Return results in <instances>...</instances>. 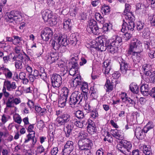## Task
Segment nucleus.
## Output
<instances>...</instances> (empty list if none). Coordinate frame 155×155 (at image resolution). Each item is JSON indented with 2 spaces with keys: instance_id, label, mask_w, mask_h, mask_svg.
Here are the masks:
<instances>
[{
  "instance_id": "nucleus-4",
  "label": "nucleus",
  "mask_w": 155,
  "mask_h": 155,
  "mask_svg": "<svg viewBox=\"0 0 155 155\" xmlns=\"http://www.w3.org/2000/svg\"><path fill=\"white\" fill-rule=\"evenodd\" d=\"M62 78L61 76L57 74H53L51 77V82L52 87L51 89L53 93H59L60 87L62 84Z\"/></svg>"
},
{
  "instance_id": "nucleus-22",
  "label": "nucleus",
  "mask_w": 155,
  "mask_h": 155,
  "mask_svg": "<svg viewBox=\"0 0 155 155\" xmlns=\"http://www.w3.org/2000/svg\"><path fill=\"white\" fill-rule=\"evenodd\" d=\"M42 15L45 22H48L49 19L52 17V12L48 10H46L43 11L42 13Z\"/></svg>"
},
{
  "instance_id": "nucleus-21",
  "label": "nucleus",
  "mask_w": 155,
  "mask_h": 155,
  "mask_svg": "<svg viewBox=\"0 0 155 155\" xmlns=\"http://www.w3.org/2000/svg\"><path fill=\"white\" fill-rule=\"evenodd\" d=\"M114 80L111 81L109 79H107L104 85V87L106 91L107 92H110L113 89L114 86Z\"/></svg>"
},
{
  "instance_id": "nucleus-18",
  "label": "nucleus",
  "mask_w": 155,
  "mask_h": 155,
  "mask_svg": "<svg viewBox=\"0 0 155 155\" xmlns=\"http://www.w3.org/2000/svg\"><path fill=\"white\" fill-rule=\"evenodd\" d=\"M4 86H5L8 91H11L15 90L17 87L15 82L11 83L8 81H5L4 83Z\"/></svg>"
},
{
  "instance_id": "nucleus-8",
  "label": "nucleus",
  "mask_w": 155,
  "mask_h": 155,
  "mask_svg": "<svg viewBox=\"0 0 155 155\" xmlns=\"http://www.w3.org/2000/svg\"><path fill=\"white\" fill-rule=\"evenodd\" d=\"M153 127V126H149L148 124L145 126L143 129L138 127L135 130V135L138 139L142 140L144 138L145 134L147 133L150 129Z\"/></svg>"
},
{
  "instance_id": "nucleus-19",
  "label": "nucleus",
  "mask_w": 155,
  "mask_h": 155,
  "mask_svg": "<svg viewBox=\"0 0 155 155\" xmlns=\"http://www.w3.org/2000/svg\"><path fill=\"white\" fill-rule=\"evenodd\" d=\"M74 126L71 123L66 124L65 127H64V130L65 132V136L67 137H69L72 134V130Z\"/></svg>"
},
{
  "instance_id": "nucleus-62",
  "label": "nucleus",
  "mask_w": 155,
  "mask_h": 155,
  "mask_svg": "<svg viewBox=\"0 0 155 155\" xmlns=\"http://www.w3.org/2000/svg\"><path fill=\"white\" fill-rule=\"evenodd\" d=\"M43 48L40 47L38 48L37 51L36 55L38 57L40 56L43 53Z\"/></svg>"
},
{
  "instance_id": "nucleus-5",
  "label": "nucleus",
  "mask_w": 155,
  "mask_h": 155,
  "mask_svg": "<svg viewBox=\"0 0 155 155\" xmlns=\"http://www.w3.org/2000/svg\"><path fill=\"white\" fill-rule=\"evenodd\" d=\"M92 145V141L89 139L78 141V146L80 151L84 150L87 153V155L91 152L90 149Z\"/></svg>"
},
{
  "instance_id": "nucleus-58",
  "label": "nucleus",
  "mask_w": 155,
  "mask_h": 155,
  "mask_svg": "<svg viewBox=\"0 0 155 155\" xmlns=\"http://www.w3.org/2000/svg\"><path fill=\"white\" fill-rule=\"evenodd\" d=\"M153 72L152 73L149 70L145 72H144L145 77L147 76V78H149V81H150V79L151 78V76L153 74Z\"/></svg>"
},
{
  "instance_id": "nucleus-61",
  "label": "nucleus",
  "mask_w": 155,
  "mask_h": 155,
  "mask_svg": "<svg viewBox=\"0 0 155 155\" xmlns=\"http://www.w3.org/2000/svg\"><path fill=\"white\" fill-rule=\"evenodd\" d=\"M148 55L151 59L155 58V51H151L150 50L148 52Z\"/></svg>"
},
{
  "instance_id": "nucleus-56",
  "label": "nucleus",
  "mask_w": 155,
  "mask_h": 155,
  "mask_svg": "<svg viewBox=\"0 0 155 155\" xmlns=\"http://www.w3.org/2000/svg\"><path fill=\"white\" fill-rule=\"evenodd\" d=\"M110 27V25L107 23H105L103 25V26L101 28L104 32L107 31Z\"/></svg>"
},
{
  "instance_id": "nucleus-46",
  "label": "nucleus",
  "mask_w": 155,
  "mask_h": 155,
  "mask_svg": "<svg viewBox=\"0 0 155 155\" xmlns=\"http://www.w3.org/2000/svg\"><path fill=\"white\" fill-rule=\"evenodd\" d=\"M48 22L52 26L55 25L57 23L56 18L53 15L52 17L49 19Z\"/></svg>"
},
{
  "instance_id": "nucleus-63",
  "label": "nucleus",
  "mask_w": 155,
  "mask_h": 155,
  "mask_svg": "<svg viewBox=\"0 0 155 155\" xmlns=\"http://www.w3.org/2000/svg\"><path fill=\"white\" fill-rule=\"evenodd\" d=\"M27 104L30 109L33 108L35 107L34 103L32 100L28 99Z\"/></svg>"
},
{
  "instance_id": "nucleus-3",
  "label": "nucleus",
  "mask_w": 155,
  "mask_h": 155,
  "mask_svg": "<svg viewBox=\"0 0 155 155\" xmlns=\"http://www.w3.org/2000/svg\"><path fill=\"white\" fill-rule=\"evenodd\" d=\"M93 44V47L101 51H104L107 48L110 52L114 54L118 50V47L110 44L105 36L99 37Z\"/></svg>"
},
{
  "instance_id": "nucleus-59",
  "label": "nucleus",
  "mask_w": 155,
  "mask_h": 155,
  "mask_svg": "<svg viewBox=\"0 0 155 155\" xmlns=\"http://www.w3.org/2000/svg\"><path fill=\"white\" fill-rule=\"evenodd\" d=\"M3 94L5 97H9L10 94L9 93L6 91V88L5 86H3L2 90Z\"/></svg>"
},
{
  "instance_id": "nucleus-26",
  "label": "nucleus",
  "mask_w": 155,
  "mask_h": 155,
  "mask_svg": "<svg viewBox=\"0 0 155 155\" xmlns=\"http://www.w3.org/2000/svg\"><path fill=\"white\" fill-rule=\"evenodd\" d=\"M72 25L71 20L70 19H65L63 23V27L65 30L70 31Z\"/></svg>"
},
{
  "instance_id": "nucleus-31",
  "label": "nucleus",
  "mask_w": 155,
  "mask_h": 155,
  "mask_svg": "<svg viewBox=\"0 0 155 155\" xmlns=\"http://www.w3.org/2000/svg\"><path fill=\"white\" fill-rule=\"evenodd\" d=\"M67 100V98L65 97H61L58 101V106L61 107H63L65 105Z\"/></svg>"
},
{
  "instance_id": "nucleus-49",
  "label": "nucleus",
  "mask_w": 155,
  "mask_h": 155,
  "mask_svg": "<svg viewBox=\"0 0 155 155\" xmlns=\"http://www.w3.org/2000/svg\"><path fill=\"white\" fill-rule=\"evenodd\" d=\"M98 114L97 111L95 110H92L91 113V118L93 119H96L98 117Z\"/></svg>"
},
{
  "instance_id": "nucleus-37",
  "label": "nucleus",
  "mask_w": 155,
  "mask_h": 155,
  "mask_svg": "<svg viewBox=\"0 0 155 155\" xmlns=\"http://www.w3.org/2000/svg\"><path fill=\"white\" fill-rule=\"evenodd\" d=\"M145 27L146 26L144 23L139 21L137 23L136 28L137 30L140 32L142 31Z\"/></svg>"
},
{
  "instance_id": "nucleus-51",
  "label": "nucleus",
  "mask_w": 155,
  "mask_h": 155,
  "mask_svg": "<svg viewBox=\"0 0 155 155\" xmlns=\"http://www.w3.org/2000/svg\"><path fill=\"white\" fill-rule=\"evenodd\" d=\"M5 74L6 77L8 78H11L12 75V72L8 69H5Z\"/></svg>"
},
{
  "instance_id": "nucleus-64",
  "label": "nucleus",
  "mask_w": 155,
  "mask_h": 155,
  "mask_svg": "<svg viewBox=\"0 0 155 155\" xmlns=\"http://www.w3.org/2000/svg\"><path fill=\"white\" fill-rule=\"evenodd\" d=\"M58 152V148L57 147H54L52 148L51 151V155H56Z\"/></svg>"
},
{
  "instance_id": "nucleus-57",
  "label": "nucleus",
  "mask_w": 155,
  "mask_h": 155,
  "mask_svg": "<svg viewBox=\"0 0 155 155\" xmlns=\"http://www.w3.org/2000/svg\"><path fill=\"white\" fill-rule=\"evenodd\" d=\"M63 90V94L61 97H65V98H67L69 93L68 89L67 87H64Z\"/></svg>"
},
{
  "instance_id": "nucleus-38",
  "label": "nucleus",
  "mask_w": 155,
  "mask_h": 155,
  "mask_svg": "<svg viewBox=\"0 0 155 155\" xmlns=\"http://www.w3.org/2000/svg\"><path fill=\"white\" fill-rule=\"evenodd\" d=\"M39 68V70L38 71L40 73V78L43 79H45L47 77V75L45 71V69L44 68L40 67Z\"/></svg>"
},
{
  "instance_id": "nucleus-13",
  "label": "nucleus",
  "mask_w": 155,
  "mask_h": 155,
  "mask_svg": "<svg viewBox=\"0 0 155 155\" xmlns=\"http://www.w3.org/2000/svg\"><path fill=\"white\" fill-rule=\"evenodd\" d=\"M107 40L110 44H111L113 46H115L118 47L122 44V38L117 35H114L110 39Z\"/></svg>"
},
{
  "instance_id": "nucleus-12",
  "label": "nucleus",
  "mask_w": 155,
  "mask_h": 155,
  "mask_svg": "<svg viewBox=\"0 0 155 155\" xmlns=\"http://www.w3.org/2000/svg\"><path fill=\"white\" fill-rule=\"evenodd\" d=\"M74 143L71 141H68L62 150V155H69L74 149Z\"/></svg>"
},
{
  "instance_id": "nucleus-43",
  "label": "nucleus",
  "mask_w": 155,
  "mask_h": 155,
  "mask_svg": "<svg viewBox=\"0 0 155 155\" xmlns=\"http://www.w3.org/2000/svg\"><path fill=\"white\" fill-rule=\"evenodd\" d=\"M149 28L146 27L143 29L140 32L142 33L143 36L144 38H147L149 35Z\"/></svg>"
},
{
  "instance_id": "nucleus-44",
  "label": "nucleus",
  "mask_w": 155,
  "mask_h": 155,
  "mask_svg": "<svg viewBox=\"0 0 155 155\" xmlns=\"http://www.w3.org/2000/svg\"><path fill=\"white\" fill-rule=\"evenodd\" d=\"M74 114L79 119L83 118L84 117L83 112L80 110L77 111Z\"/></svg>"
},
{
  "instance_id": "nucleus-55",
  "label": "nucleus",
  "mask_w": 155,
  "mask_h": 155,
  "mask_svg": "<svg viewBox=\"0 0 155 155\" xmlns=\"http://www.w3.org/2000/svg\"><path fill=\"white\" fill-rule=\"evenodd\" d=\"M31 74L37 78H40V73L36 70L35 69Z\"/></svg>"
},
{
  "instance_id": "nucleus-39",
  "label": "nucleus",
  "mask_w": 155,
  "mask_h": 155,
  "mask_svg": "<svg viewBox=\"0 0 155 155\" xmlns=\"http://www.w3.org/2000/svg\"><path fill=\"white\" fill-rule=\"evenodd\" d=\"M13 38H14V40H15L16 41L15 42H13V44L14 45H15L18 44H19V45H20L22 44L21 41H24L22 38L19 37L18 36L14 35L13 36Z\"/></svg>"
},
{
  "instance_id": "nucleus-36",
  "label": "nucleus",
  "mask_w": 155,
  "mask_h": 155,
  "mask_svg": "<svg viewBox=\"0 0 155 155\" xmlns=\"http://www.w3.org/2000/svg\"><path fill=\"white\" fill-rule=\"evenodd\" d=\"M14 103L13 100V97L11 95L8 98V99L6 103V107H13L12 104Z\"/></svg>"
},
{
  "instance_id": "nucleus-11",
  "label": "nucleus",
  "mask_w": 155,
  "mask_h": 155,
  "mask_svg": "<svg viewBox=\"0 0 155 155\" xmlns=\"http://www.w3.org/2000/svg\"><path fill=\"white\" fill-rule=\"evenodd\" d=\"M41 35L42 39L45 41H48L52 38L53 35L52 30L50 28L48 27L42 30Z\"/></svg>"
},
{
  "instance_id": "nucleus-2",
  "label": "nucleus",
  "mask_w": 155,
  "mask_h": 155,
  "mask_svg": "<svg viewBox=\"0 0 155 155\" xmlns=\"http://www.w3.org/2000/svg\"><path fill=\"white\" fill-rule=\"evenodd\" d=\"M142 51L140 41L133 38L130 42L128 53L132 55V58L135 63L140 62L141 59L140 53Z\"/></svg>"
},
{
  "instance_id": "nucleus-10",
  "label": "nucleus",
  "mask_w": 155,
  "mask_h": 155,
  "mask_svg": "<svg viewBox=\"0 0 155 155\" xmlns=\"http://www.w3.org/2000/svg\"><path fill=\"white\" fill-rule=\"evenodd\" d=\"M7 20L10 22L13 21H20L22 20V17L17 11H12L7 15Z\"/></svg>"
},
{
  "instance_id": "nucleus-41",
  "label": "nucleus",
  "mask_w": 155,
  "mask_h": 155,
  "mask_svg": "<svg viewBox=\"0 0 155 155\" xmlns=\"http://www.w3.org/2000/svg\"><path fill=\"white\" fill-rule=\"evenodd\" d=\"M87 134L84 131H81L79 133L78 137L81 140H84L86 139Z\"/></svg>"
},
{
  "instance_id": "nucleus-29",
  "label": "nucleus",
  "mask_w": 155,
  "mask_h": 155,
  "mask_svg": "<svg viewBox=\"0 0 155 155\" xmlns=\"http://www.w3.org/2000/svg\"><path fill=\"white\" fill-rule=\"evenodd\" d=\"M130 90L133 93L137 94L139 92V87L135 83H132L130 85Z\"/></svg>"
},
{
  "instance_id": "nucleus-53",
  "label": "nucleus",
  "mask_w": 155,
  "mask_h": 155,
  "mask_svg": "<svg viewBox=\"0 0 155 155\" xmlns=\"http://www.w3.org/2000/svg\"><path fill=\"white\" fill-rule=\"evenodd\" d=\"M120 76V74L118 71H115L114 73L112 74V76L114 79H115V82L117 81L116 79H118Z\"/></svg>"
},
{
  "instance_id": "nucleus-9",
  "label": "nucleus",
  "mask_w": 155,
  "mask_h": 155,
  "mask_svg": "<svg viewBox=\"0 0 155 155\" xmlns=\"http://www.w3.org/2000/svg\"><path fill=\"white\" fill-rule=\"evenodd\" d=\"M120 61L119 63L120 66V69L122 73L125 74L127 72L129 73V75L130 77H132L134 75L133 71L129 70V67L128 64L126 62L125 60L123 59L120 58Z\"/></svg>"
},
{
  "instance_id": "nucleus-23",
  "label": "nucleus",
  "mask_w": 155,
  "mask_h": 155,
  "mask_svg": "<svg viewBox=\"0 0 155 155\" xmlns=\"http://www.w3.org/2000/svg\"><path fill=\"white\" fill-rule=\"evenodd\" d=\"M111 63L109 60H106L104 62V67L103 70L104 71L105 74H108L111 69Z\"/></svg>"
},
{
  "instance_id": "nucleus-27",
  "label": "nucleus",
  "mask_w": 155,
  "mask_h": 155,
  "mask_svg": "<svg viewBox=\"0 0 155 155\" xmlns=\"http://www.w3.org/2000/svg\"><path fill=\"white\" fill-rule=\"evenodd\" d=\"M143 153L145 155H152L151 147L148 145L145 144L141 147Z\"/></svg>"
},
{
  "instance_id": "nucleus-48",
  "label": "nucleus",
  "mask_w": 155,
  "mask_h": 155,
  "mask_svg": "<svg viewBox=\"0 0 155 155\" xmlns=\"http://www.w3.org/2000/svg\"><path fill=\"white\" fill-rule=\"evenodd\" d=\"M81 87L82 91L83 92H86L87 91L88 85L87 83V82H82L81 86H79Z\"/></svg>"
},
{
  "instance_id": "nucleus-1",
  "label": "nucleus",
  "mask_w": 155,
  "mask_h": 155,
  "mask_svg": "<svg viewBox=\"0 0 155 155\" xmlns=\"http://www.w3.org/2000/svg\"><path fill=\"white\" fill-rule=\"evenodd\" d=\"M112 135L114 137L121 140L119 143L116 146V148L118 150L126 155H130L131 154L132 145L130 142L122 140L124 138V135L122 131L117 129L112 130Z\"/></svg>"
},
{
  "instance_id": "nucleus-17",
  "label": "nucleus",
  "mask_w": 155,
  "mask_h": 155,
  "mask_svg": "<svg viewBox=\"0 0 155 155\" xmlns=\"http://www.w3.org/2000/svg\"><path fill=\"white\" fill-rule=\"evenodd\" d=\"M123 15L124 18V21L125 22L133 21L135 20V17L131 12H124Z\"/></svg>"
},
{
  "instance_id": "nucleus-14",
  "label": "nucleus",
  "mask_w": 155,
  "mask_h": 155,
  "mask_svg": "<svg viewBox=\"0 0 155 155\" xmlns=\"http://www.w3.org/2000/svg\"><path fill=\"white\" fill-rule=\"evenodd\" d=\"M122 28L121 29V31L125 33L127 30L133 31L134 29L135 24L134 21L125 22L122 25Z\"/></svg>"
},
{
  "instance_id": "nucleus-52",
  "label": "nucleus",
  "mask_w": 155,
  "mask_h": 155,
  "mask_svg": "<svg viewBox=\"0 0 155 155\" xmlns=\"http://www.w3.org/2000/svg\"><path fill=\"white\" fill-rule=\"evenodd\" d=\"M95 18L97 21H99L101 22L102 21L103 22L104 18L100 14L98 13H96L95 14Z\"/></svg>"
},
{
  "instance_id": "nucleus-35",
  "label": "nucleus",
  "mask_w": 155,
  "mask_h": 155,
  "mask_svg": "<svg viewBox=\"0 0 155 155\" xmlns=\"http://www.w3.org/2000/svg\"><path fill=\"white\" fill-rule=\"evenodd\" d=\"M55 122L58 126H61L62 125H64L65 123L59 116L56 119Z\"/></svg>"
},
{
  "instance_id": "nucleus-28",
  "label": "nucleus",
  "mask_w": 155,
  "mask_h": 155,
  "mask_svg": "<svg viewBox=\"0 0 155 155\" xmlns=\"http://www.w3.org/2000/svg\"><path fill=\"white\" fill-rule=\"evenodd\" d=\"M90 90L91 97L94 99H96L98 96V91L97 88L94 86H93L91 87Z\"/></svg>"
},
{
  "instance_id": "nucleus-42",
  "label": "nucleus",
  "mask_w": 155,
  "mask_h": 155,
  "mask_svg": "<svg viewBox=\"0 0 155 155\" xmlns=\"http://www.w3.org/2000/svg\"><path fill=\"white\" fill-rule=\"evenodd\" d=\"M103 14L105 15L108 14L110 11V8L108 6H103L101 10Z\"/></svg>"
},
{
  "instance_id": "nucleus-30",
  "label": "nucleus",
  "mask_w": 155,
  "mask_h": 155,
  "mask_svg": "<svg viewBox=\"0 0 155 155\" xmlns=\"http://www.w3.org/2000/svg\"><path fill=\"white\" fill-rule=\"evenodd\" d=\"M79 42L77 40L76 37L74 34H71L70 37L69 43L72 45H75L78 44H79Z\"/></svg>"
},
{
  "instance_id": "nucleus-47",
  "label": "nucleus",
  "mask_w": 155,
  "mask_h": 155,
  "mask_svg": "<svg viewBox=\"0 0 155 155\" xmlns=\"http://www.w3.org/2000/svg\"><path fill=\"white\" fill-rule=\"evenodd\" d=\"M35 132H34L33 133H30L28 134L27 135V139H25L24 143H27L30 141L31 140H32V139L35 137Z\"/></svg>"
},
{
  "instance_id": "nucleus-45",
  "label": "nucleus",
  "mask_w": 155,
  "mask_h": 155,
  "mask_svg": "<svg viewBox=\"0 0 155 155\" xmlns=\"http://www.w3.org/2000/svg\"><path fill=\"white\" fill-rule=\"evenodd\" d=\"M97 22L93 19H91L89 22V28L88 29H92L94 27H95L97 26Z\"/></svg>"
},
{
  "instance_id": "nucleus-54",
  "label": "nucleus",
  "mask_w": 155,
  "mask_h": 155,
  "mask_svg": "<svg viewBox=\"0 0 155 155\" xmlns=\"http://www.w3.org/2000/svg\"><path fill=\"white\" fill-rule=\"evenodd\" d=\"M14 120L15 122L19 124H20L22 121V119L21 117L18 114L17 116L15 117H14Z\"/></svg>"
},
{
  "instance_id": "nucleus-6",
  "label": "nucleus",
  "mask_w": 155,
  "mask_h": 155,
  "mask_svg": "<svg viewBox=\"0 0 155 155\" xmlns=\"http://www.w3.org/2000/svg\"><path fill=\"white\" fill-rule=\"evenodd\" d=\"M83 95L82 93L78 91H75L71 94L69 98V103L70 105L81 104L83 102Z\"/></svg>"
},
{
  "instance_id": "nucleus-15",
  "label": "nucleus",
  "mask_w": 155,
  "mask_h": 155,
  "mask_svg": "<svg viewBox=\"0 0 155 155\" xmlns=\"http://www.w3.org/2000/svg\"><path fill=\"white\" fill-rule=\"evenodd\" d=\"M71 81L73 87L75 88L81 86L82 83L81 76L78 74H77L76 75L73 76Z\"/></svg>"
},
{
  "instance_id": "nucleus-60",
  "label": "nucleus",
  "mask_w": 155,
  "mask_h": 155,
  "mask_svg": "<svg viewBox=\"0 0 155 155\" xmlns=\"http://www.w3.org/2000/svg\"><path fill=\"white\" fill-rule=\"evenodd\" d=\"M15 66L16 68L21 69L22 68V61H17L15 62Z\"/></svg>"
},
{
  "instance_id": "nucleus-33",
  "label": "nucleus",
  "mask_w": 155,
  "mask_h": 155,
  "mask_svg": "<svg viewBox=\"0 0 155 155\" xmlns=\"http://www.w3.org/2000/svg\"><path fill=\"white\" fill-rule=\"evenodd\" d=\"M65 123L70 120L71 116L67 113H64L63 114L60 115Z\"/></svg>"
},
{
  "instance_id": "nucleus-32",
  "label": "nucleus",
  "mask_w": 155,
  "mask_h": 155,
  "mask_svg": "<svg viewBox=\"0 0 155 155\" xmlns=\"http://www.w3.org/2000/svg\"><path fill=\"white\" fill-rule=\"evenodd\" d=\"M74 121L75 125L80 128H82L84 127V125H85L87 123L85 120L81 121H78L77 120H75Z\"/></svg>"
},
{
  "instance_id": "nucleus-7",
  "label": "nucleus",
  "mask_w": 155,
  "mask_h": 155,
  "mask_svg": "<svg viewBox=\"0 0 155 155\" xmlns=\"http://www.w3.org/2000/svg\"><path fill=\"white\" fill-rule=\"evenodd\" d=\"M79 59L78 55L75 54L74 57H72L71 59V67L69 71V74L74 76H76V74L78 73V61Z\"/></svg>"
},
{
  "instance_id": "nucleus-40",
  "label": "nucleus",
  "mask_w": 155,
  "mask_h": 155,
  "mask_svg": "<svg viewBox=\"0 0 155 155\" xmlns=\"http://www.w3.org/2000/svg\"><path fill=\"white\" fill-rule=\"evenodd\" d=\"M50 60L51 61L50 63H52L58 60L59 58V56L57 53H52L51 54Z\"/></svg>"
},
{
  "instance_id": "nucleus-20",
  "label": "nucleus",
  "mask_w": 155,
  "mask_h": 155,
  "mask_svg": "<svg viewBox=\"0 0 155 155\" xmlns=\"http://www.w3.org/2000/svg\"><path fill=\"white\" fill-rule=\"evenodd\" d=\"M58 38L61 46L62 45L66 46L69 43V41L68 40V36L66 35H60Z\"/></svg>"
},
{
  "instance_id": "nucleus-50",
  "label": "nucleus",
  "mask_w": 155,
  "mask_h": 155,
  "mask_svg": "<svg viewBox=\"0 0 155 155\" xmlns=\"http://www.w3.org/2000/svg\"><path fill=\"white\" fill-rule=\"evenodd\" d=\"M61 72L60 74L62 76H65L67 77L68 76V72L67 68H62L61 69Z\"/></svg>"
},
{
  "instance_id": "nucleus-24",
  "label": "nucleus",
  "mask_w": 155,
  "mask_h": 155,
  "mask_svg": "<svg viewBox=\"0 0 155 155\" xmlns=\"http://www.w3.org/2000/svg\"><path fill=\"white\" fill-rule=\"evenodd\" d=\"M58 37H57L51 40L50 41L51 46L55 50H58L61 46Z\"/></svg>"
},
{
  "instance_id": "nucleus-16",
  "label": "nucleus",
  "mask_w": 155,
  "mask_h": 155,
  "mask_svg": "<svg viewBox=\"0 0 155 155\" xmlns=\"http://www.w3.org/2000/svg\"><path fill=\"white\" fill-rule=\"evenodd\" d=\"M88 123L87 130L90 134H94L96 133L97 130L96 125L91 120H89Z\"/></svg>"
},
{
  "instance_id": "nucleus-34",
  "label": "nucleus",
  "mask_w": 155,
  "mask_h": 155,
  "mask_svg": "<svg viewBox=\"0 0 155 155\" xmlns=\"http://www.w3.org/2000/svg\"><path fill=\"white\" fill-rule=\"evenodd\" d=\"M101 28H98L97 25L92 28V29H90L89 30L90 32H91L94 34L98 35L101 33Z\"/></svg>"
},
{
  "instance_id": "nucleus-25",
  "label": "nucleus",
  "mask_w": 155,
  "mask_h": 155,
  "mask_svg": "<svg viewBox=\"0 0 155 155\" xmlns=\"http://www.w3.org/2000/svg\"><path fill=\"white\" fill-rule=\"evenodd\" d=\"M149 90V85L146 84H144L142 85L140 88L141 93L145 96H147L150 94Z\"/></svg>"
}]
</instances>
